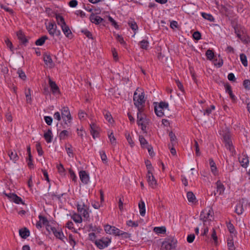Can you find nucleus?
Masks as SVG:
<instances>
[{"instance_id":"f257e3e1","label":"nucleus","mask_w":250,"mask_h":250,"mask_svg":"<svg viewBox=\"0 0 250 250\" xmlns=\"http://www.w3.org/2000/svg\"><path fill=\"white\" fill-rule=\"evenodd\" d=\"M133 102L135 106L137 108L138 111L143 112L145 104V93L141 89L137 88L133 94Z\"/></svg>"},{"instance_id":"f03ea898","label":"nucleus","mask_w":250,"mask_h":250,"mask_svg":"<svg viewBox=\"0 0 250 250\" xmlns=\"http://www.w3.org/2000/svg\"><path fill=\"white\" fill-rule=\"evenodd\" d=\"M137 124L141 126V129L143 131L146 132V127L148 124V120L146 115L143 114V112L138 111Z\"/></svg>"},{"instance_id":"7ed1b4c3","label":"nucleus","mask_w":250,"mask_h":250,"mask_svg":"<svg viewBox=\"0 0 250 250\" xmlns=\"http://www.w3.org/2000/svg\"><path fill=\"white\" fill-rule=\"evenodd\" d=\"M223 140L226 148L230 151L232 154H235L234 148L232 145L229 132H226L223 135Z\"/></svg>"},{"instance_id":"20e7f679","label":"nucleus","mask_w":250,"mask_h":250,"mask_svg":"<svg viewBox=\"0 0 250 250\" xmlns=\"http://www.w3.org/2000/svg\"><path fill=\"white\" fill-rule=\"evenodd\" d=\"M177 241L174 239L164 241L162 245V250H174L176 248Z\"/></svg>"},{"instance_id":"39448f33","label":"nucleus","mask_w":250,"mask_h":250,"mask_svg":"<svg viewBox=\"0 0 250 250\" xmlns=\"http://www.w3.org/2000/svg\"><path fill=\"white\" fill-rule=\"evenodd\" d=\"M46 29L49 34L52 36L54 35L59 36L61 35V31L57 29V25L54 22L48 23V25L46 26Z\"/></svg>"},{"instance_id":"423d86ee","label":"nucleus","mask_w":250,"mask_h":250,"mask_svg":"<svg viewBox=\"0 0 250 250\" xmlns=\"http://www.w3.org/2000/svg\"><path fill=\"white\" fill-rule=\"evenodd\" d=\"M111 242V240L107 237H103L101 239L95 240V244L100 249L107 247Z\"/></svg>"},{"instance_id":"0eeeda50","label":"nucleus","mask_w":250,"mask_h":250,"mask_svg":"<svg viewBox=\"0 0 250 250\" xmlns=\"http://www.w3.org/2000/svg\"><path fill=\"white\" fill-rule=\"evenodd\" d=\"M61 115L65 124L67 125L71 123L72 117L67 107H64L62 109Z\"/></svg>"},{"instance_id":"6e6552de","label":"nucleus","mask_w":250,"mask_h":250,"mask_svg":"<svg viewBox=\"0 0 250 250\" xmlns=\"http://www.w3.org/2000/svg\"><path fill=\"white\" fill-rule=\"evenodd\" d=\"M213 214V211L211 208H209L208 210L206 209L201 212L200 217L204 222H206L207 220L211 221Z\"/></svg>"},{"instance_id":"1a4fd4ad","label":"nucleus","mask_w":250,"mask_h":250,"mask_svg":"<svg viewBox=\"0 0 250 250\" xmlns=\"http://www.w3.org/2000/svg\"><path fill=\"white\" fill-rule=\"evenodd\" d=\"M146 178L149 186L153 188H155L157 186V181L152 173H147Z\"/></svg>"},{"instance_id":"9d476101","label":"nucleus","mask_w":250,"mask_h":250,"mask_svg":"<svg viewBox=\"0 0 250 250\" xmlns=\"http://www.w3.org/2000/svg\"><path fill=\"white\" fill-rule=\"evenodd\" d=\"M80 178L81 181L84 184H87L89 181L88 174L85 171L82 170L79 172Z\"/></svg>"},{"instance_id":"9b49d317","label":"nucleus","mask_w":250,"mask_h":250,"mask_svg":"<svg viewBox=\"0 0 250 250\" xmlns=\"http://www.w3.org/2000/svg\"><path fill=\"white\" fill-rule=\"evenodd\" d=\"M169 136L170 138V143L168 145V147L170 148L171 146H174L178 143L177 139L175 134L171 131L169 133Z\"/></svg>"},{"instance_id":"f8f14e48","label":"nucleus","mask_w":250,"mask_h":250,"mask_svg":"<svg viewBox=\"0 0 250 250\" xmlns=\"http://www.w3.org/2000/svg\"><path fill=\"white\" fill-rule=\"evenodd\" d=\"M49 84L52 91L53 93H59V88L56 83L51 79L50 77H48Z\"/></svg>"},{"instance_id":"ddd939ff","label":"nucleus","mask_w":250,"mask_h":250,"mask_svg":"<svg viewBox=\"0 0 250 250\" xmlns=\"http://www.w3.org/2000/svg\"><path fill=\"white\" fill-rule=\"evenodd\" d=\"M61 28L64 34L66 37L68 38H71L72 37V32L70 30L69 26L67 25L66 24L62 26Z\"/></svg>"},{"instance_id":"4468645a","label":"nucleus","mask_w":250,"mask_h":250,"mask_svg":"<svg viewBox=\"0 0 250 250\" xmlns=\"http://www.w3.org/2000/svg\"><path fill=\"white\" fill-rule=\"evenodd\" d=\"M239 161L243 167H247L249 164V157L246 155H244L242 157L239 158Z\"/></svg>"},{"instance_id":"2eb2a0df","label":"nucleus","mask_w":250,"mask_h":250,"mask_svg":"<svg viewBox=\"0 0 250 250\" xmlns=\"http://www.w3.org/2000/svg\"><path fill=\"white\" fill-rule=\"evenodd\" d=\"M216 192H214V195H215L217 193H219V194L223 193L225 190V187L223 184L220 181H218L216 183Z\"/></svg>"},{"instance_id":"dca6fc26","label":"nucleus","mask_w":250,"mask_h":250,"mask_svg":"<svg viewBox=\"0 0 250 250\" xmlns=\"http://www.w3.org/2000/svg\"><path fill=\"white\" fill-rule=\"evenodd\" d=\"M17 36L18 37V39L23 44H25L27 42L28 40L26 39L25 36L24 35V34L21 30H20L17 32Z\"/></svg>"},{"instance_id":"f3484780","label":"nucleus","mask_w":250,"mask_h":250,"mask_svg":"<svg viewBox=\"0 0 250 250\" xmlns=\"http://www.w3.org/2000/svg\"><path fill=\"white\" fill-rule=\"evenodd\" d=\"M138 205L140 215L142 216H144L146 214V207L145 202L143 200H141Z\"/></svg>"},{"instance_id":"a211bd4d","label":"nucleus","mask_w":250,"mask_h":250,"mask_svg":"<svg viewBox=\"0 0 250 250\" xmlns=\"http://www.w3.org/2000/svg\"><path fill=\"white\" fill-rule=\"evenodd\" d=\"M19 234L22 238L25 239L29 236L30 232L29 230L26 229H21L19 230Z\"/></svg>"},{"instance_id":"6ab92c4d","label":"nucleus","mask_w":250,"mask_h":250,"mask_svg":"<svg viewBox=\"0 0 250 250\" xmlns=\"http://www.w3.org/2000/svg\"><path fill=\"white\" fill-rule=\"evenodd\" d=\"M89 208H81L80 207L78 208V211L81 213V215L85 218H88L89 217V214L88 211Z\"/></svg>"},{"instance_id":"aec40b11","label":"nucleus","mask_w":250,"mask_h":250,"mask_svg":"<svg viewBox=\"0 0 250 250\" xmlns=\"http://www.w3.org/2000/svg\"><path fill=\"white\" fill-rule=\"evenodd\" d=\"M52 233L54 234V235L55 236L56 238L61 240L62 241L64 242V241L63 240L64 236L61 230H57L56 229H55V230Z\"/></svg>"},{"instance_id":"412c9836","label":"nucleus","mask_w":250,"mask_h":250,"mask_svg":"<svg viewBox=\"0 0 250 250\" xmlns=\"http://www.w3.org/2000/svg\"><path fill=\"white\" fill-rule=\"evenodd\" d=\"M90 21L92 23L98 24L101 23L103 19L99 16L94 15L90 17Z\"/></svg>"},{"instance_id":"4be33fe9","label":"nucleus","mask_w":250,"mask_h":250,"mask_svg":"<svg viewBox=\"0 0 250 250\" xmlns=\"http://www.w3.org/2000/svg\"><path fill=\"white\" fill-rule=\"evenodd\" d=\"M52 134V131L50 129H48L47 131L44 133V138L47 143H50L52 142L53 138Z\"/></svg>"},{"instance_id":"5701e85b","label":"nucleus","mask_w":250,"mask_h":250,"mask_svg":"<svg viewBox=\"0 0 250 250\" xmlns=\"http://www.w3.org/2000/svg\"><path fill=\"white\" fill-rule=\"evenodd\" d=\"M209 165L211 172L214 175H216L217 172L216 164L212 158L209 159Z\"/></svg>"},{"instance_id":"b1692460","label":"nucleus","mask_w":250,"mask_h":250,"mask_svg":"<svg viewBox=\"0 0 250 250\" xmlns=\"http://www.w3.org/2000/svg\"><path fill=\"white\" fill-rule=\"evenodd\" d=\"M103 114L104 118L108 121V122L111 124L113 122L112 117L109 112L104 110L103 112Z\"/></svg>"},{"instance_id":"393cba45","label":"nucleus","mask_w":250,"mask_h":250,"mask_svg":"<svg viewBox=\"0 0 250 250\" xmlns=\"http://www.w3.org/2000/svg\"><path fill=\"white\" fill-rule=\"evenodd\" d=\"M56 19L58 25H59L61 27L62 26L66 24L64 18L60 15H56Z\"/></svg>"},{"instance_id":"a878e982","label":"nucleus","mask_w":250,"mask_h":250,"mask_svg":"<svg viewBox=\"0 0 250 250\" xmlns=\"http://www.w3.org/2000/svg\"><path fill=\"white\" fill-rule=\"evenodd\" d=\"M45 63L47 65H49V66H52L53 65V61L51 57L48 55H45L43 58Z\"/></svg>"},{"instance_id":"bb28decb","label":"nucleus","mask_w":250,"mask_h":250,"mask_svg":"<svg viewBox=\"0 0 250 250\" xmlns=\"http://www.w3.org/2000/svg\"><path fill=\"white\" fill-rule=\"evenodd\" d=\"M47 39H48L47 36H43L36 41L35 44L37 45L41 46L44 44Z\"/></svg>"},{"instance_id":"cd10ccee","label":"nucleus","mask_w":250,"mask_h":250,"mask_svg":"<svg viewBox=\"0 0 250 250\" xmlns=\"http://www.w3.org/2000/svg\"><path fill=\"white\" fill-rule=\"evenodd\" d=\"M187 197L189 202L193 203L196 200V197L193 193L191 191H188L187 194Z\"/></svg>"},{"instance_id":"c85d7f7f","label":"nucleus","mask_w":250,"mask_h":250,"mask_svg":"<svg viewBox=\"0 0 250 250\" xmlns=\"http://www.w3.org/2000/svg\"><path fill=\"white\" fill-rule=\"evenodd\" d=\"M8 155L10 157V160H12L14 162L17 161L19 159V157L17 153L15 152L9 151L8 152Z\"/></svg>"},{"instance_id":"c756f323","label":"nucleus","mask_w":250,"mask_h":250,"mask_svg":"<svg viewBox=\"0 0 250 250\" xmlns=\"http://www.w3.org/2000/svg\"><path fill=\"white\" fill-rule=\"evenodd\" d=\"M71 218L73 220V221L77 223H80L82 222V218L80 215L74 213L71 216Z\"/></svg>"},{"instance_id":"7c9ffc66","label":"nucleus","mask_w":250,"mask_h":250,"mask_svg":"<svg viewBox=\"0 0 250 250\" xmlns=\"http://www.w3.org/2000/svg\"><path fill=\"white\" fill-rule=\"evenodd\" d=\"M154 231L159 234H164L166 232V229L165 227H155Z\"/></svg>"},{"instance_id":"2f4dec72","label":"nucleus","mask_w":250,"mask_h":250,"mask_svg":"<svg viewBox=\"0 0 250 250\" xmlns=\"http://www.w3.org/2000/svg\"><path fill=\"white\" fill-rule=\"evenodd\" d=\"M225 86L226 92H227V93H228L229 94L230 98L232 99H233V100L234 99L235 96L232 93V91L231 90V86L229 84H226L225 85Z\"/></svg>"},{"instance_id":"473e14b6","label":"nucleus","mask_w":250,"mask_h":250,"mask_svg":"<svg viewBox=\"0 0 250 250\" xmlns=\"http://www.w3.org/2000/svg\"><path fill=\"white\" fill-rule=\"evenodd\" d=\"M243 211H244V208L243 207V205L240 203L237 204L236 207V208H235V212L237 214L240 215V214H242Z\"/></svg>"},{"instance_id":"72a5a7b5","label":"nucleus","mask_w":250,"mask_h":250,"mask_svg":"<svg viewBox=\"0 0 250 250\" xmlns=\"http://www.w3.org/2000/svg\"><path fill=\"white\" fill-rule=\"evenodd\" d=\"M69 135V131L66 130L62 131L59 134V138L61 140H64Z\"/></svg>"},{"instance_id":"f704fd0d","label":"nucleus","mask_w":250,"mask_h":250,"mask_svg":"<svg viewBox=\"0 0 250 250\" xmlns=\"http://www.w3.org/2000/svg\"><path fill=\"white\" fill-rule=\"evenodd\" d=\"M240 60L244 66H248V61L247 56L243 53L241 54L240 55Z\"/></svg>"},{"instance_id":"c9c22d12","label":"nucleus","mask_w":250,"mask_h":250,"mask_svg":"<svg viewBox=\"0 0 250 250\" xmlns=\"http://www.w3.org/2000/svg\"><path fill=\"white\" fill-rule=\"evenodd\" d=\"M13 196V199L12 201H13L14 202H15L16 204H19L20 203L22 204H24V203L23 202L21 198L19 196H18L16 194H14V195Z\"/></svg>"},{"instance_id":"e433bc0d","label":"nucleus","mask_w":250,"mask_h":250,"mask_svg":"<svg viewBox=\"0 0 250 250\" xmlns=\"http://www.w3.org/2000/svg\"><path fill=\"white\" fill-rule=\"evenodd\" d=\"M140 45L141 48L146 50L149 46V42L146 40H143L140 42Z\"/></svg>"},{"instance_id":"4c0bfd02","label":"nucleus","mask_w":250,"mask_h":250,"mask_svg":"<svg viewBox=\"0 0 250 250\" xmlns=\"http://www.w3.org/2000/svg\"><path fill=\"white\" fill-rule=\"evenodd\" d=\"M154 110L156 114L159 117H162L164 115V111L163 109H158L157 105H155Z\"/></svg>"},{"instance_id":"58836bf2","label":"nucleus","mask_w":250,"mask_h":250,"mask_svg":"<svg viewBox=\"0 0 250 250\" xmlns=\"http://www.w3.org/2000/svg\"><path fill=\"white\" fill-rule=\"evenodd\" d=\"M201 14H202V17L204 19L208 20V21H214V18L211 15L209 14H207V13H204V12L202 13Z\"/></svg>"},{"instance_id":"ea45409f","label":"nucleus","mask_w":250,"mask_h":250,"mask_svg":"<svg viewBox=\"0 0 250 250\" xmlns=\"http://www.w3.org/2000/svg\"><path fill=\"white\" fill-rule=\"evenodd\" d=\"M139 141L141 144V146L143 147H146L148 145L147 142L146 141V140L145 139V138L143 136H140L139 137Z\"/></svg>"},{"instance_id":"a19ab883","label":"nucleus","mask_w":250,"mask_h":250,"mask_svg":"<svg viewBox=\"0 0 250 250\" xmlns=\"http://www.w3.org/2000/svg\"><path fill=\"white\" fill-rule=\"evenodd\" d=\"M206 55L208 59L209 60H211L213 59L214 54L212 50H211L210 49H208L206 51Z\"/></svg>"},{"instance_id":"79ce46f5","label":"nucleus","mask_w":250,"mask_h":250,"mask_svg":"<svg viewBox=\"0 0 250 250\" xmlns=\"http://www.w3.org/2000/svg\"><path fill=\"white\" fill-rule=\"evenodd\" d=\"M101 158L104 164L107 163V159L105 153L104 151L102 150L100 152Z\"/></svg>"},{"instance_id":"37998d69","label":"nucleus","mask_w":250,"mask_h":250,"mask_svg":"<svg viewBox=\"0 0 250 250\" xmlns=\"http://www.w3.org/2000/svg\"><path fill=\"white\" fill-rule=\"evenodd\" d=\"M168 106V104L163 102H160L157 105L158 109H163L164 110L167 109Z\"/></svg>"},{"instance_id":"c03bdc74","label":"nucleus","mask_w":250,"mask_h":250,"mask_svg":"<svg viewBox=\"0 0 250 250\" xmlns=\"http://www.w3.org/2000/svg\"><path fill=\"white\" fill-rule=\"evenodd\" d=\"M128 25L129 27L134 31H136L138 29V25L136 22L131 21L128 22Z\"/></svg>"},{"instance_id":"a18cd8bd","label":"nucleus","mask_w":250,"mask_h":250,"mask_svg":"<svg viewBox=\"0 0 250 250\" xmlns=\"http://www.w3.org/2000/svg\"><path fill=\"white\" fill-rule=\"evenodd\" d=\"M108 138L110 140V143L113 146L116 145V140L113 135V132H111L110 134H108Z\"/></svg>"},{"instance_id":"49530a36","label":"nucleus","mask_w":250,"mask_h":250,"mask_svg":"<svg viewBox=\"0 0 250 250\" xmlns=\"http://www.w3.org/2000/svg\"><path fill=\"white\" fill-rule=\"evenodd\" d=\"M113 227L109 225H106L104 226V230L107 233L112 234Z\"/></svg>"},{"instance_id":"de8ad7c7","label":"nucleus","mask_w":250,"mask_h":250,"mask_svg":"<svg viewBox=\"0 0 250 250\" xmlns=\"http://www.w3.org/2000/svg\"><path fill=\"white\" fill-rule=\"evenodd\" d=\"M39 218L40 219V221L45 226L49 224V222L46 217L42 215H39Z\"/></svg>"},{"instance_id":"09e8293b","label":"nucleus","mask_w":250,"mask_h":250,"mask_svg":"<svg viewBox=\"0 0 250 250\" xmlns=\"http://www.w3.org/2000/svg\"><path fill=\"white\" fill-rule=\"evenodd\" d=\"M146 165L147 169V173H150L152 172V167L149 161H146Z\"/></svg>"},{"instance_id":"8fccbe9b","label":"nucleus","mask_w":250,"mask_h":250,"mask_svg":"<svg viewBox=\"0 0 250 250\" xmlns=\"http://www.w3.org/2000/svg\"><path fill=\"white\" fill-rule=\"evenodd\" d=\"M5 42L7 45V46L9 48L10 50L13 52V47L11 42L8 39H6Z\"/></svg>"},{"instance_id":"3c124183","label":"nucleus","mask_w":250,"mask_h":250,"mask_svg":"<svg viewBox=\"0 0 250 250\" xmlns=\"http://www.w3.org/2000/svg\"><path fill=\"white\" fill-rule=\"evenodd\" d=\"M125 136L128 144L130 145L131 147L133 146L134 144L130 134H126Z\"/></svg>"},{"instance_id":"603ef678","label":"nucleus","mask_w":250,"mask_h":250,"mask_svg":"<svg viewBox=\"0 0 250 250\" xmlns=\"http://www.w3.org/2000/svg\"><path fill=\"white\" fill-rule=\"evenodd\" d=\"M28 92H25V96H26V102L28 103H30L31 102V93H30V89L29 88L28 89Z\"/></svg>"},{"instance_id":"864d4df0","label":"nucleus","mask_w":250,"mask_h":250,"mask_svg":"<svg viewBox=\"0 0 250 250\" xmlns=\"http://www.w3.org/2000/svg\"><path fill=\"white\" fill-rule=\"evenodd\" d=\"M228 246L229 250H234L233 241L232 239L228 240Z\"/></svg>"},{"instance_id":"5fc2aeb1","label":"nucleus","mask_w":250,"mask_h":250,"mask_svg":"<svg viewBox=\"0 0 250 250\" xmlns=\"http://www.w3.org/2000/svg\"><path fill=\"white\" fill-rule=\"evenodd\" d=\"M82 32L89 39H93L92 35L90 32L85 29L83 30Z\"/></svg>"},{"instance_id":"6e6d98bb","label":"nucleus","mask_w":250,"mask_h":250,"mask_svg":"<svg viewBox=\"0 0 250 250\" xmlns=\"http://www.w3.org/2000/svg\"><path fill=\"white\" fill-rule=\"evenodd\" d=\"M126 224L128 226L133 227H137L138 226V223L137 222H134L132 220H129L127 221Z\"/></svg>"},{"instance_id":"4d7b16f0","label":"nucleus","mask_w":250,"mask_h":250,"mask_svg":"<svg viewBox=\"0 0 250 250\" xmlns=\"http://www.w3.org/2000/svg\"><path fill=\"white\" fill-rule=\"evenodd\" d=\"M194 146L195 147V153L197 156H200L201 152L200 151L199 145L196 141H195Z\"/></svg>"},{"instance_id":"13d9d810","label":"nucleus","mask_w":250,"mask_h":250,"mask_svg":"<svg viewBox=\"0 0 250 250\" xmlns=\"http://www.w3.org/2000/svg\"><path fill=\"white\" fill-rule=\"evenodd\" d=\"M227 227H228V229L229 231L231 233H234V230H235V229H234V226L232 224H231V223H228Z\"/></svg>"},{"instance_id":"bf43d9fd","label":"nucleus","mask_w":250,"mask_h":250,"mask_svg":"<svg viewBox=\"0 0 250 250\" xmlns=\"http://www.w3.org/2000/svg\"><path fill=\"white\" fill-rule=\"evenodd\" d=\"M192 36L193 38L197 41L200 40L201 37V33L198 31L194 32Z\"/></svg>"},{"instance_id":"052dcab7","label":"nucleus","mask_w":250,"mask_h":250,"mask_svg":"<svg viewBox=\"0 0 250 250\" xmlns=\"http://www.w3.org/2000/svg\"><path fill=\"white\" fill-rule=\"evenodd\" d=\"M78 116H79V119L81 120H84L85 119V117L86 116V114L83 111H80L79 112Z\"/></svg>"},{"instance_id":"680f3d73","label":"nucleus","mask_w":250,"mask_h":250,"mask_svg":"<svg viewBox=\"0 0 250 250\" xmlns=\"http://www.w3.org/2000/svg\"><path fill=\"white\" fill-rule=\"evenodd\" d=\"M112 230H113V231H112V234H114L115 235H117V236H120L122 230L115 228V227H113Z\"/></svg>"},{"instance_id":"e2e57ef3","label":"nucleus","mask_w":250,"mask_h":250,"mask_svg":"<svg viewBox=\"0 0 250 250\" xmlns=\"http://www.w3.org/2000/svg\"><path fill=\"white\" fill-rule=\"evenodd\" d=\"M243 85L245 88L249 90L250 89V80H245L243 82Z\"/></svg>"},{"instance_id":"0e129e2a","label":"nucleus","mask_w":250,"mask_h":250,"mask_svg":"<svg viewBox=\"0 0 250 250\" xmlns=\"http://www.w3.org/2000/svg\"><path fill=\"white\" fill-rule=\"evenodd\" d=\"M88 228L89 231H96L98 230V228L96 226L93 225L92 224L89 225Z\"/></svg>"},{"instance_id":"69168bd1","label":"nucleus","mask_w":250,"mask_h":250,"mask_svg":"<svg viewBox=\"0 0 250 250\" xmlns=\"http://www.w3.org/2000/svg\"><path fill=\"white\" fill-rule=\"evenodd\" d=\"M195 239V235L194 234H190L187 237V241L189 243H192Z\"/></svg>"},{"instance_id":"338daca9","label":"nucleus","mask_w":250,"mask_h":250,"mask_svg":"<svg viewBox=\"0 0 250 250\" xmlns=\"http://www.w3.org/2000/svg\"><path fill=\"white\" fill-rule=\"evenodd\" d=\"M68 239H69V243H70V244L73 247H74V246H75V245L76 244V242L74 240V239L72 236V235L71 234H70L69 236V238H68Z\"/></svg>"},{"instance_id":"774afa93","label":"nucleus","mask_w":250,"mask_h":250,"mask_svg":"<svg viewBox=\"0 0 250 250\" xmlns=\"http://www.w3.org/2000/svg\"><path fill=\"white\" fill-rule=\"evenodd\" d=\"M45 123L49 125L52 123V118L50 116H45L44 117Z\"/></svg>"}]
</instances>
